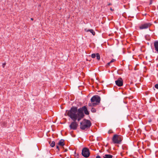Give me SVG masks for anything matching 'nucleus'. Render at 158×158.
<instances>
[{"label":"nucleus","mask_w":158,"mask_h":158,"mask_svg":"<svg viewBox=\"0 0 158 158\" xmlns=\"http://www.w3.org/2000/svg\"><path fill=\"white\" fill-rule=\"evenodd\" d=\"M67 111H68V115L73 121L69 126L70 129L76 130L78 126V123H77L76 121L77 120L78 122L80 121L78 120V116L76 115L77 107L73 106L69 110Z\"/></svg>","instance_id":"nucleus-1"},{"label":"nucleus","mask_w":158,"mask_h":158,"mask_svg":"<svg viewBox=\"0 0 158 158\" xmlns=\"http://www.w3.org/2000/svg\"><path fill=\"white\" fill-rule=\"evenodd\" d=\"M83 111H84L85 114L86 115H89V113L86 106H83L81 108H80L78 110H77V107L76 115L78 116V120H80L84 118L85 115L83 113Z\"/></svg>","instance_id":"nucleus-2"},{"label":"nucleus","mask_w":158,"mask_h":158,"mask_svg":"<svg viewBox=\"0 0 158 158\" xmlns=\"http://www.w3.org/2000/svg\"><path fill=\"white\" fill-rule=\"evenodd\" d=\"M91 125V123L89 120L84 119L80 123V128L81 130H84L89 128Z\"/></svg>","instance_id":"nucleus-3"},{"label":"nucleus","mask_w":158,"mask_h":158,"mask_svg":"<svg viewBox=\"0 0 158 158\" xmlns=\"http://www.w3.org/2000/svg\"><path fill=\"white\" fill-rule=\"evenodd\" d=\"M101 98L98 95H95L93 96L91 99V102L89 104V106H95L98 105L100 102Z\"/></svg>","instance_id":"nucleus-4"},{"label":"nucleus","mask_w":158,"mask_h":158,"mask_svg":"<svg viewBox=\"0 0 158 158\" xmlns=\"http://www.w3.org/2000/svg\"><path fill=\"white\" fill-rule=\"evenodd\" d=\"M122 140V136L117 135H114L112 138V141L114 143L119 144Z\"/></svg>","instance_id":"nucleus-5"},{"label":"nucleus","mask_w":158,"mask_h":158,"mask_svg":"<svg viewBox=\"0 0 158 158\" xmlns=\"http://www.w3.org/2000/svg\"><path fill=\"white\" fill-rule=\"evenodd\" d=\"M82 156L85 157L87 158L90 155V152L88 148H83L82 151Z\"/></svg>","instance_id":"nucleus-6"},{"label":"nucleus","mask_w":158,"mask_h":158,"mask_svg":"<svg viewBox=\"0 0 158 158\" xmlns=\"http://www.w3.org/2000/svg\"><path fill=\"white\" fill-rule=\"evenodd\" d=\"M151 25V24L150 23H145L143 24H142L139 27V28L140 29H147Z\"/></svg>","instance_id":"nucleus-7"},{"label":"nucleus","mask_w":158,"mask_h":158,"mask_svg":"<svg viewBox=\"0 0 158 158\" xmlns=\"http://www.w3.org/2000/svg\"><path fill=\"white\" fill-rule=\"evenodd\" d=\"M115 82L116 85L120 87L123 85V80L121 77L119 78Z\"/></svg>","instance_id":"nucleus-8"},{"label":"nucleus","mask_w":158,"mask_h":158,"mask_svg":"<svg viewBox=\"0 0 158 158\" xmlns=\"http://www.w3.org/2000/svg\"><path fill=\"white\" fill-rule=\"evenodd\" d=\"M155 50L158 53V41H155L154 43Z\"/></svg>","instance_id":"nucleus-9"},{"label":"nucleus","mask_w":158,"mask_h":158,"mask_svg":"<svg viewBox=\"0 0 158 158\" xmlns=\"http://www.w3.org/2000/svg\"><path fill=\"white\" fill-rule=\"evenodd\" d=\"M85 30L87 32L89 31L90 32L92 33V34L93 35H94L95 34V32L94 31V30L93 29H89L87 30V29H85Z\"/></svg>","instance_id":"nucleus-10"},{"label":"nucleus","mask_w":158,"mask_h":158,"mask_svg":"<svg viewBox=\"0 0 158 158\" xmlns=\"http://www.w3.org/2000/svg\"><path fill=\"white\" fill-rule=\"evenodd\" d=\"M64 140L63 139H61L58 143V145L61 146H63L64 144Z\"/></svg>","instance_id":"nucleus-11"},{"label":"nucleus","mask_w":158,"mask_h":158,"mask_svg":"<svg viewBox=\"0 0 158 158\" xmlns=\"http://www.w3.org/2000/svg\"><path fill=\"white\" fill-rule=\"evenodd\" d=\"M113 156L109 154H105L103 156L104 158H112Z\"/></svg>","instance_id":"nucleus-12"},{"label":"nucleus","mask_w":158,"mask_h":158,"mask_svg":"<svg viewBox=\"0 0 158 158\" xmlns=\"http://www.w3.org/2000/svg\"><path fill=\"white\" fill-rule=\"evenodd\" d=\"M96 57L97 59L98 60H99L100 59V56L98 53H97L96 54Z\"/></svg>","instance_id":"nucleus-13"},{"label":"nucleus","mask_w":158,"mask_h":158,"mask_svg":"<svg viewBox=\"0 0 158 158\" xmlns=\"http://www.w3.org/2000/svg\"><path fill=\"white\" fill-rule=\"evenodd\" d=\"M55 145V142L54 141H53L50 144V146L51 147H54Z\"/></svg>","instance_id":"nucleus-14"},{"label":"nucleus","mask_w":158,"mask_h":158,"mask_svg":"<svg viewBox=\"0 0 158 158\" xmlns=\"http://www.w3.org/2000/svg\"><path fill=\"white\" fill-rule=\"evenodd\" d=\"M91 111L93 113H95L96 112V110L94 108H92L91 110Z\"/></svg>","instance_id":"nucleus-15"},{"label":"nucleus","mask_w":158,"mask_h":158,"mask_svg":"<svg viewBox=\"0 0 158 158\" xmlns=\"http://www.w3.org/2000/svg\"><path fill=\"white\" fill-rule=\"evenodd\" d=\"M96 56V54H95V53H93L91 55V56L92 58H94Z\"/></svg>","instance_id":"nucleus-16"},{"label":"nucleus","mask_w":158,"mask_h":158,"mask_svg":"<svg viewBox=\"0 0 158 158\" xmlns=\"http://www.w3.org/2000/svg\"><path fill=\"white\" fill-rule=\"evenodd\" d=\"M115 60L114 59H112L110 62V63L111 64V63H113V62H114L115 61Z\"/></svg>","instance_id":"nucleus-17"},{"label":"nucleus","mask_w":158,"mask_h":158,"mask_svg":"<svg viewBox=\"0 0 158 158\" xmlns=\"http://www.w3.org/2000/svg\"><path fill=\"white\" fill-rule=\"evenodd\" d=\"M155 87L156 89H158V84H156L155 85Z\"/></svg>","instance_id":"nucleus-18"},{"label":"nucleus","mask_w":158,"mask_h":158,"mask_svg":"<svg viewBox=\"0 0 158 158\" xmlns=\"http://www.w3.org/2000/svg\"><path fill=\"white\" fill-rule=\"evenodd\" d=\"M110 62H108V63L107 64V65H106V66L107 67H108V66H110Z\"/></svg>","instance_id":"nucleus-19"},{"label":"nucleus","mask_w":158,"mask_h":158,"mask_svg":"<svg viewBox=\"0 0 158 158\" xmlns=\"http://www.w3.org/2000/svg\"><path fill=\"white\" fill-rule=\"evenodd\" d=\"M96 158H101V157L99 155H98L96 156Z\"/></svg>","instance_id":"nucleus-20"},{"label":"nucleus","mask_w":158,"mask_h":158,"mask_svg":"<svg viewBox=\"0 0 158 158\" xmlns=\"http://www.w3.org/2000/svg\"><path fill=\"white\" fill-rule=\"evenodd\" d=\"M56 147V148L58 149V151H59V148L58 146L57 145Z\"/></svg>","instance_id":"nucleus-21"},{"label":"nucleus","mask_w":158,"mask_h":158,"mask_svg":"<svg viewBox=\"0 0 158 158\" xmlns=\"http://www.w3.org/2000/svg\"><path fill=\"white\" fill-rule=\"evenodd\" d=\"M112 132V131L111 130H109V131H108V133H111Z\"/></svg>","instance_id":"nucleus-22"},{"label":"nucleus","mask_w":158,"mask_h":158,"mask_svg":"<svg viewBox=\"0 0 158 158\" xmlns=\"http://www.w3.org/2000/svg\"><path fill=\"white\" fill-rule=\"evenodd\" d=\"M6 65V64H2V66L4 68V66H5V65Z\"/></svg>","instance_id":"nucleus-23"},{"label":"nucleus","mask_w":158,"mask_h":158,"mask_svg":"<svg viewBox=\"0 0 158 158\" xmlns=\"http://www.w3.org/2000/svg\"><path fill=\"white\" fill-rule=\"evenodd\" d=\"M152 3V0H150V4H151Z\"/></svg>","instance_id":"nucleus-24"},{"label":"nucleus","mask_w":158,"mask_h":158,"mask_svg":"<svg viewBox=\"0 0 158 158\" xmlns=\"http://www.w3.org/2000/svg\"><path fill=\"white\" fill-rule=\"evenodd\" d=\"M67 151H68V150H67V149H65V150H64V152H66Z\"/></svg>","instance_id":"nucleus-25"},{"label":"nucleus","mask_w":158,"mask_h":158,"mask_svg":"<svg viewBox=\"0 0 158 158\" xmlns=\"http://www.w3.org/2000/svg\"><path fill=\"white\" fill-rule=\"evenodd\" d=\"M111 5V4L110 3H109L108 4V6H110Z\"/></svg>","instance_id":"nucleus-26"},{"label":"nucleus","mask_w":158,"mask_h":158,"mask_svg":"<svg viewBox=\"0 0 158 158\" xmlns=\"http://www.w3.org/2000/svg\"><path fill=\"white\" fill-rule=\"evenodd\" d=\"M31 20H33V19L32 18H31Z\"/></svg>","instance_id":"nucleus-27"},{"label":"nucleus","mask_w":158,"mask_h":158,"mask_svg":"<svg viewBox=\"0 0 158 158\" xmlns=\"http://www.w3.org/2000/svg\"><path fill=\"white\" fill-rule=\"evenodd\" d=\"M110 10H111L112 11H113V10H112V8H110Z\"/></svg>","instance_id":"nucleus-28"},{"label":"nucleus","mask_w":158,"mask_h":158,"mask_svg":"<svg viewBox=\"0 0 158 158\" xmlns=\"http://www.w3.org/2000/svg\"><path fill=\"white\" fill-rule=\"evenodd\" d=\"M133 97H132V98H133Z\"/></svg>","instance_id":"nucleus-29"}]
</instances>
